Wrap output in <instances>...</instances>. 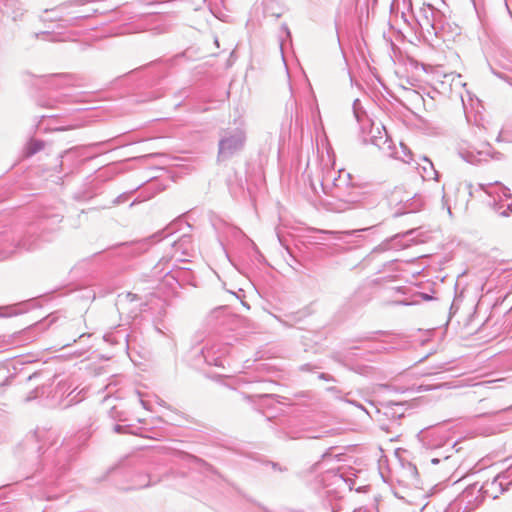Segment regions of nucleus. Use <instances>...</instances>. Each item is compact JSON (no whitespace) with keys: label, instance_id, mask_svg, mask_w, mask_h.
<instances>
[{"label":"nucleus","instance_id":"2","mask_svg":"<svg viewBox=\"0 0 512 512\" xmlns=\"http://www.w3.org/2000/svg\"><path fill=\"white\" fill-rule=\"evenodd\" d=\"M488 388L486 383H479L474 386V394L483 395L484 391Z\"/></svg>","mask_w":512,"mask_h":512},{"label":"nucleus","instance_id":"1","mask_svg":"<svg viewBox=\"0 0 512 512\" xmlns=\"http://www.w3.org/2000/svg\"><path fill=\"white\" fill-rule=\"evenodd\" d=\"M44 148V143L40 140H31L26 146V156H31Z\"/></svg>","mask_w":512,"mask_h":512},{"label":"nucleus","instance_id":"3","mask_svg":"<svg viewBox=\"0 0 512 512\" xmlns=\"http://www.w3.org/2000/svg\"><path fill=\"white\" fill-rule=\"evenodd\" d=\"M119 429H120V425H117L116 430L119 431Z\"/></svg>","mask_w":512,"mask_h":512}]
</instances>
